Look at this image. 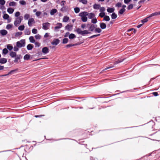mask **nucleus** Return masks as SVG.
<instances>
[{
    "label": "nucleus",
    "mask_w": 160,
    "mask_h": 160,
    "mask_svg": "<svg viewBox=\"0 0 160 160\" xmlns=\"http://www.w3.org/2000/svg\"><path fill=\"white\" fill-rule=\"evenodd\" d=\"M88 13L86 12H83L80 13L79 16L81 17V20L83 22H86L87 21L88 18L87 16L88 15Z\"/></svg>",
    "instance_id": "nucleus-1"
},
{
    "label": "nucleus",
    "mask_w": 160,
    "mask_h": 160,
    "mask_svg": "<svg viewBox=\"0 0 160 160\" xmlns=\"http://www.w3.org/2000/svg\"><path fill=\"white\" fill-rule=\"evenodd\" d=\"M76 31L78 34H81L83 36L90 34L91 33L90 32H89L88 30H86L82 31L80 28H78L76 29Z\"/></svg>",
    "instance_id": "nucleus-2"
},
{
    "label": "nucleus",
    "mask_w": 160,
    "mask_h": 160,
    "mask_svg": "<svg viewBox=\"0 0 160 160\" xmlns=\"http://www.w3.org/2000/svg\"><path fill=\"white\" fill-rule=\"evenodd\" d=\"M160 14V12H155V13H152L151 14H150L149 17H147L146 18L144 19L143 20H142L141 21L143 23L146 22L148 21V18H149L150 17H152L154 16L158 15Z\"/></svg>",
    "instance_id": "nucleus-3"
},
{
    "label": "nucleus",
    "mask_w": 160,
    "mask_h": 160,
    "mask_svg": "<svg viewBox=\"0 0 160 160\" xmlns=\"http://www.w3.org/2000/svg\"><path fill=\"white\" fill-rule=\"evenodd\" d=\"M22 20V18L21 17L17 18L14 22V25L16 26H18L20 24Z\"/></svg>",
    "instance_id": "nucleus-4"
},
{
    "label": "nucleus",
    "mask_w": 160,
    "mask_h": 160,
    "mask_svg": "<svg viewBox=\"0 0 160 160\" xmlns=\"http://www.w3.org/2000/svg\"><path fill=\"white\" fill-rule=\"evenodd\" d=\"M25 41L24 40H21L20 41L17 42V46L18 48H21L25 45Z\"/></svg>",
    "instance_id": "nucleus-5"
},
{
    "label": "nucleus",
    "mask_w": 160,
    "mask_h": 160,
    "mask_svg": "<svg viewBox=\"0 0 160 160\" xmlns=\"http://www.w3.org/2000/svg\"><path fill=\"white\" fill-rule=\"evenodd\" d=\"M50 23L48 22H46L42 24V28L45 30H47L50 26Z\"/></svg>",
    "instance_id": "nucleus-6"
},
{
    "label": "nucleus",
    "mask_w": 160,
    "mask_h": 160,
    "mask_svg": "<svg viewBox=\"0 0 160 160\" xmlns=\"http://www.w3.org/2000/svg\"><path fill=\"white\" fill-rule=\"evenodd\" d=\"M35 23V21L33 18H31L29 19L28 21V25L29 26H32Z\"/></svg>",
    "instance_id": "nucleus-7"
},
{
    "label": "nucleus",
    "mask_w": 160,
    "mask_h": 160,
    "mask_svg": "<svg viewBox=\"0 0 160 160\" xmlns=\"http://www.w3.org/2000/svg\"><path fill=\"white\" fill-rule=\"evenodd\" d=\"M73 25L67 24L65 27V29L69 31H71L72 29Z\"/></svg>",
    "instance_id": "nucleus-8"
},
{
    "label": "nucleus",
    "mask_w": 160,
    "mask_h": 160,
    "mask_svg": "<svg viewBox=\"0 0 160 160\" xmlns=\"http://www.w3.org/2000/svg\"><path fill=\"white\" fill-rule=\"evenodd\" d=\"M60 40L58 39H54L51 42L52 44L54 45H57L59 43Z\"/></svg>",
    "instance_id": "nucleus-9"
},
{
    "label": "nucleus",
    "mask_w": 160,
    "mask_h": 160,
    "mask_svg": "<svg viewBox=\"0 0 160 160\" xmlns=\"http://www.w3.org/2000/svg\"><path fill=\"white\" fill-rule=\"evenodd\" d=\"M42 51L44 54H46L49 52V49L47 47H44L42 48Z\"/></svg>",
    "instance_id": "nucleus-10"
},
{
    "label": "nucleus",
    "mask_w": 160,
    "mask_h": 160,
    "mask_svg": "<svg viewBox=\"0 0 160 160\" xmlns=\"http://www.w3.org/2000/svg\"><path fill=\"white\" fill-rule=\"evenodd\" d=\"M9 17V16L8 14L5 13L3 15V18L4 19H7L8 20V22H10V20H9L8 19Z\"/></svg>",
    "instance_id": "nucleus-11"
},
{
    "label": "nucleus",
    "mask_w": 160,
    "mask_h": 160,
    "mask_svg": "<svg viewBox=\"0 0 160 160\" xmlns=\"http://www.w3.org/2000/svg\"><path fill=\"white\" fill-rule=\"evenodd\" d=\"M69 18L67 16H64L62 19V22H67L69 19Z\"/></svg>",
    "instance_id": "nucleus-12"
},
{
    "label": "nucleus",
    "mask_w": 160,
    "mask_h": 160,
    "mask_svg": "<svg viewBox=\"0 0 160 160\" xmlns=\"http://www.w3.org/2000/svg\"><path fill=\"white\" fill-rule=\"evenodd\" d=\"M100 28L102 29H104L106 27V24L103 22H100Z\"/></svg>",
    "instance_id": "nucleus-13"
},
{
    "label": "nucleus",
    "mask_w": 160,
    "mask_h": 160,
    "mask_svg": "<svg viewBox=\"0 0 160 160\" xmlns=\"http://www.w3.org/2000/svg\"><path fill=\"white\" fill-rule=\"evenodd\" d=\"M7 62V60L5 58H1L0 59V63L1 64H5Z\"/></svg>",
    "instance_id": "nucleus-14"
},
{
    "label": "nucleus",
    "mask_w": 160,
    "mask_h": 160,
    "mask_svg": "<svg viewBox=\"0 0 160 160\" xmlns=\"http://www.w3.org/2000/svg\"><path fill=\"white\" fill-rule=\"evenodd\" d=\"M7 11L9 13L12 14L14 11V9L11 8H9L7 9Z\"/></svg>",
    "instance_id": "nucleus-15"
},
{
    "label": "nucleus",
    "mask_w": 160,
    "mask_h": 160,
    "mask_svg": "<svg viewBox=\"0 0 160 160\" xmlns=\"http://www.w3.org/2000/svg\"><path fill=\"white\" fill-rule=\"evenodd\" d=\"M95 28V27L94 25L91 24L90 25V26L89 27V30L90 31L92 32L93 31Z\"/></svg>",
    "instance_id": "nucleus-16"
},
{
    "label": "nucleus",
    "mask_w": 160,
    "mask_h": 160,
    "mask_svg": "<svg viewBox=\"0 0 160 160\" xmlns=\"http://www.w3.org/2000/svg\"><path fill=\"white\" fill-rule=\"evenodd\" d=\"M0 33L3 36L6 35L8 32L6 30L3 29L0 30Z\"/></svg>",
    "instance_id": "nucleus-17"
},
{
    "label": "nucleus",
    "mask_w": 160,
    "mask_h": 160,
    "mask_svg": "<svg viewBox=\"0 0 160 160\" xmlns=\"http://www.w3.org/2000/svg\"><path fill=\"white\" fill-rule=\"evenodd\" d=\"M115 10L114 8H108L107 9V11L109 13L113 12Z\"/></svg>",
    "instance_id": "nucleus-18"
},
{
    "label": "nucleus",
    "mask_w": 160,
    "mask_h": 160,
    "mask_svg": "<svg viewBox=\"0 0 160 160\" xmlns=\"http://www.w3.org/2000/svg\"><path fill=\"white\" fill-rule=\"evenodd\" d=\"M100 5L97 4H95L93 5V8L95 9H98L100 7Z\"/></svg>",
    "instance_id": "nucleus-19"
},
{
    "label": "nucleus",
    "mask_w": 160,
    "mask_h": 160,
    "mask_svg": "<svg viewBox=\"0 0 160 160\" xmlns=\"http://www.w3.org/2000/svg\"><path fill=\"white\" fill-rule=\"evenodd\" d=\"M62 26V24L60 23H58L57 24V26L55 27V29L61 28Z\"/></svg>",
    "instance_id": "nucleus-20"
},
{
    "label": "nucleus",
    "mask_w": 160,
    "mask_h": 160,
    "mask_svg": "<svg viewBox=\"0 0 160 160\" xmlns=\"http://www.w3.org/2000/svg\"><path fill=\"white\" fill-rule=\"evenodd\" d=\"M30 17V15L29 13H26L24 16V19L25 20H27Z\"/></svg>",
    "instance_id": "nucleus-21"
},
{
    "label": "nucleus",
    "mask_w": 160,
    "mask_h": 160,
    "mask_svg": "<svg viewBox=\"0 0 160 160\" xmlns=\"http://www.w3.org/2000/svg\"><path fill=\"white\" fill-rule=\"evenodd\" d=\"M76 37V36L75 34L73 33H71L69 35V38L70 39H73Z\"/></svg>",
    "instance_id": "nucleus-22"
},
{
    "label": "nucleus",
    "mask_w": 160,
    "mask_h": 160,
    "mask_svg": "<svg viewBox=\"0 0 160 160\" xmlns=\"http://www.w3.org/2000/svg\"><path fill=\"white\" fill-rule=\"evenodd\" d=\"M29 40L30 42L31 43H34L35 42V40L33 36H30L29 38Z\"/></svg>",
    "instance_id": "nucleus-23"
},
{
    "label": "nucleus",
    "mask_w": 160,
    "mask_h": 160,
    "mask_svg": "<svg viewBox=\"0 0 160 160\" xmlns=\"http://www.w3.org/2000/svg\"><path fill=\"white\" fill-rule=\"evenodd\" d=\"M30 55L27 54L24 56L23 58L24 60H28L30 59Z\"/></svg>",
    "instance_id": "nucleus-24"
},
{
    "label": "nucleus",
    "mask_w": 160,
    "mask_h": 160,
    "mask_svg": "<svg viewBox=\"0 0 160 160\" xmlns=\"http://www.w3.org/2000/svg\"><path fill=\"white\" fill-rule=\"evenodd\" d=\"M95 17V14L93 13H90L89 14L88 17L89 18L91 19L94 18Z\"/></svg>",
    "instance_id": "nucleus-25"
},
{
    "label": "nucleus",
    "mask_w": 160,
    "mask_h": 160,
    "mask_svg": "<svg viewBox=\"0 0 160 160\" xmlns=\"http://www.w3.org/2000/svg\"><path fill=\"white\" fill-rule=\"evenodd\" d=\"M110 20V18L108 16L106 15L103 18V20L106 21H109Z\"/></svg>",
    "instance_id": "nucleus-26"
},
{
    "label": "nucleus",
    "mask_w": 160,
    "mask_h": 160,
    "mask_svg": "<svg viewBox=\"0 0 160 160\" xmlns=\"http://www.w3.org/2000/svg\"><path fill=\"white\" fill-rule=\"evenodd\" d=\"M57 12V10L56 9H52L50 11V14L52 15H54Z\"/></svg>",
    "instance_id": "nucleus-27"
},
{
    "label": "nucleus",
    "mask_w": 160,
    "mask_h": 160,
    "mask_svg": "<svg viewBox=\"0 0 160 160\" xmlns=\"http://www.w3.org/2000/svg\"><path fill=\"white\" fill-rule=\"evenodd\" d=\"M111 16L112 19H115L117 17V15L115 12H113Z\"/></svg>",
    "instance_id": "nucleus-28"
},
{
    "label": "nucleus",
    "mask_w": 160,
    "mask_h": 160,
    "mask_svg": "<svg viewBox=\"0 0 160 160\" xmlns=\"http://www.w3.org/2000/svg\"><path fill=\"white\" fill-rule=\"evenodd\" d=\"M10 55L12 58L15 57L16 55V53L14 52H11L10 53Z\"/></svg>",
    "instance_id": "nucleus-29"
},
{
    "label": "nucleus",
    "mask_w": 160,
    "mask_h": 160,
    "mask_svg": "<svg viewBox=\"0 0 160 160\" xmlns=\"http://www.w3.org/2000/svg\"><path fill=\"white\" fill-rule=\"evenodd\" d=\"M68 38H64L62 41V43L63 44H66L68 43Z\"/></svg>",
    "instance_id": "nucleus-30"
},
{
    "label": "nucleus",
    "mask_w": 160,
    "mask_h": 160,
    "mask_svg": "<svg viewBox=\"0 0 160 160\" xmlns=\"http://www.w3.org/2000/svg\"><path fill=\"white\" fill-rule=\"evenodd\" d=\"M95 32H97L99 33L101 32L102 30L100 28H96L95 29Z\"/></svg>",
    "instance_id": "nucleus-31"
},
{
    "label": "nucleus",
    "mask_w": 160,
    "mask_h": 160,
    "mask_svg": "<svg viewBox=\"0 0 160 160\" xmlns=\"http://www.w3.org/2000/svg\"><path fill=\"white\" fill-rule=\"evenodd\" d=\"M16 5V3L14 2H11L9 3L10 6H15Z\"/></svg>",
    "instance_id": "nucleus-32"
},
{
    "label": "nucleus",
    "mask_w": 160,
    "mask_h": 160,
    "mask_svg": "<svg viewBox=\"0 0 160 160\" xmlns=\"http://www.w3.org/2000/svg\"><path fill=\"white\" fill-rule=\"evenodd\" d=\"M32 48V45L31 44H29L27 46V48L28 50H31Z\"/></svg>",
    "instance_id": "nucleus-33"
},
{
    "label": "nucleus",
    "mask_w": 160,
    "mask_h": 160,
    "mask_svg": "<svg viewBox=\"0 0 160 160\" xmlns=\"http://www.w3.org/2000/svg\"><path fill=\"white\" fill-rule=\"evenodd\" d=\"M25 28L24 25H22L19 26L18 28V29L20 31H22Z\"/></svg>",
    "instance_id": "nucleus-34"
},
{
    "label": "nucleus",
    "mask_w": 160,
    "mask_h": 160,
    "mask_svg": "<svg viewBox=\"0 0 160 160\" xmlns=\"http://www.w3.org/2000/svg\"><path fill=\"white\" fill-rule=\"evenodd\" d=\"M8 52V51L6 48H4V49H3V50H2V53L3 54L5 55V54H7Z\"/></svg>",
    "instance_id": "nucleus-35"
},
{
    "label": "nucleus",
    "mask_w": 160,
    "mask_h": 160,
    "mask_svg": "<svg viewBox=\"0 0 160 160\" xmlns=\"http://www.w3.org/2000/svg\"><path fill=\"white\" fill-rule=\"evenodd\" d=\"M75 12L76 13H78L80 12V9L79 8L77 7L74 8Z\"/></svg>",
    "instance_id": "nucleus-36"
},
{
    "label": "nucleus",
    "mask_w": 160,
    "mask_h": 160,
    "mask_svg": "<svg viewBox=\"0 0 160 160\" xmlns=\"http://www.w3.org/2000/svg\"><path fill=\"white\" fill-rule=\"evenodd\" d=\"M91 22L92 23L95 24L97 22V19L96 18H94L92 19L91 20Z\"/></svg>",
    "instance_id": "nucleus-37"
},
{
    "label": "nucleus",
    "mask_w": 160,
    "mask_h": 160,
    "mask_svg": "<svg viewBox=\"0 0 160 160\" xmlns=\"http://www.w3.org/2000/svg\"><path fill=\"white\" fill-rule=\"evenodd\" d=\"M125 8H122L119 11V13L122 14L125 11Z\"/></svg>",
    "instance_id": "nucleus-38"
},
{
    "label": "nucleus",
    "mask_w": 160,
    "mask_h": 160,
    "mask_svg": "<svg viewBox=\"0 0 160 160\" xmlns=\"http://www.w3.org/2000/svg\"><path fill=\"white\" fill-rule=\"evenodd\" d=\"M12 24H8L6 26V29H9L12 28Z\"/></svg>",
    "instance_id": "nucleus-39"
},
{
    "label": "nucleus",
    "mask_w": 160,
    "mask_h": 160,
    "mask_svg": "<svg viewBox=\"0 0 160 160\" xmlns=\"http://www.w3.org/2000/svg\"><path fill=\"white\" fill-rule=\"evenodd\" d=\"M19 3L22 5H25L26 3L24 0H21L19 1Z\"/></svg>",
    "instance_id": "nucleus-40"
},
{
    "label": "nucleus",
    "mask_w": 160,
    "mask_h": 160,
    "mask_svg": "<svg viewBox=\"0 0 160 160\" xmlns=\"http://www.w3.org/2000/svg\"><path fill=\"white\" fill-rule=\"evenodd\" d=\"M99 16L101 18L103 17H104L105 16V13L104 12H101L99 13Z\"/></svg>",
    "instance_id": "nucleus-41"
},
{
    "label": "nucleus",
    "mask_w": 160,
    "mask_h": 160,
    "mask_svg": "<svg viewBox=\"0 0 160 160\" xmlns=\"http://www.w3.org/2000/svg\"><path fill=\"white\" fill-rule=\"evenodd\" d=\"M20 15V13L19 12H15V16L16 17H18Z\"/></svg>",
    "instance_id": "nucleus-42"
},
{
    "label": "nucleus",
    "mask_w": 160,
    "mask_h": 160,
    "mask_svg": "<svg viewBox=\"0 0 160 160\" xmlns=\"http://www.w3.org/2000/svg\"><path fill=\"white\" fill-rule=\"evenodd\" d=\"M7 48L9 50H12L13 48V47L11 45H8L7 46Z\"/></svg>",
    "instance_id": "nucleus-43"
},
{
    "label": "nucleus",
    "mask_w": 160,
    "mask_h": 160,
    "mask_svg": "<svg viewBox=\"0 0 160 160\" xmlns=\"http://www.w3.org/2000/svg\"><path fill=\"white\" fill-rule=\"evenodd\" d=\"M18 70V69H15V70H12L11 71H10V72H9L8 73V75H9V74H12V73L16 72V71H17Z\"/></svg>",
    "instance_id": "nucleus-44"
},
{
    "label": "nucleus",
    "mask_w": 160,
    "mask_h": 160,
    "mask_svg": "<svg viewBox=\"0 0 160 160\" xmlns=\"http://www.w3.org/2000/svg\"><path fill=\"white\" fill-rule=\"evenodd\" d=\"M99 10L100 12H103L105 11V8L104 7H100L99 8Z\"/></svg>",
    "instance_id": "nucleus-45"
},
{
    "label": "nucleus",
    "mask_w": 160,
    "mask_h": 160,
    "mask_svg": "<svg viewBox=\"0 0 160 160\" xmlns=\"http://www.w3.org/2000/svg\"><path fill=\"white\" fill-rule=\"evenodd\" d=\"M115 6L118 8L122 6V4L120 2H118L116 4Z\"/></svg>",
    "instance_id": "nucleus-46"
},
{
    "label": "nucleus",
    "mask_w": 160,
    "mask_h": 160,
    "mask_svg": "<svg viewBox=\"0 0 160 160\" xmlns=\"http://www.w3.org/2000/svg\"><path fill=\"white\" fill-rule=\"evenodd\" d=\"M35 38L36 39H40L41 38V36L38 34L35 36Z\"/></svg>",
    "instance_id": "nucleus-47"
},
{
    "label": "nucleus",
    "mask_w": 160,
    "mask_h": 160,
    "mask_svg": "<svg viewBox=\"0 0 160 160\" xmlns=\"http://www.w3.org/2000/svg\"><path fill=\"white\" fill-rule=\"evenodd\" d=\"M32 32L34 34H36L38 32V31L36 29L34 28L32 29Z\"/></svg>",
    "instance_id": "nucleus-48"
},
{
    "label": "nucleus",
    "mask_w": 160,
    "mask_h": 160,
    "mask_svg": "<svg viewBox=\"0 0 160 160\" xmlns=\"http://www.w3.org/2000/svg\"><path fill=\"white\" fill-rule=\"evenodd\" d=\"M80 2L84 4H86L87 3V0H80Z\"/></svg>",
    "instance_id": "nucleus-49"
},
{
    "label": "nucleus",
    "mask_w": 160,
    "mask_h": 160,
    "mask_svg": "<svg viewBox=\"0 0 160 160\" xmlns=\"http://www.w3.org/2000/svg\"><path fill=\"white\" fill-rule=\"evenodd\" d=\"M5 3V1L4 0H0V4L1 5H3Z\"/></svg>",
    "instance_id": "nucleus-50"
},
{
    "label": "nucleus",
    "mask_w": 160,
    "mask_h": 160,
    "mask_svg": "<svg viewBox=\"0 0 160 160\" xmlns=\"http://www.w3.org/2000/svg\"><path fill=\"white\" fill-rule=\"evenodd\" d=\"M41 14V12L38 11L36 12L35 14L37 16L39 17L40 15Z\"/></svg>",
    "instance_id": "nucleus-51"
},
{
    "label": "nucleus",
    "mask_w": 160,
    "mask_h": 160,
    "mask_svg": "<svg viewBox=\"0 0 160 160\" xmlns=\"http://www.w3.org/2000/svg\"><path fill=\"white\" fill-rule=\"evenodd\" d=\"M22 34V32H17L15 34V36L16 37H18L20 35H21Z\"/></svg>",
    "instance_id": "nucleus-52"
},
{
    "label": "nucleus",
    "mask_w": 160,
    "mask_h": 160,
    "mask_svg": "<svg viewBox=\"0 0 160 160\" xmlns=\"http://www.w3.org/2000/svg\"><path fill=\"white\" fill-rule=\"evenodd\" d=\"M35 43V45L36 46V47H39L40 46V44L38 42H36Z\"/></svg>",
    "instance_id": "nucleus-53"
},
{
    "label": "nucleus",
    "mask_w": 160,
    "mask_h": 160,
    "mask_svg": "<svg viewBox=\"0 0 160 160\" xmlns=\"http://www.w3.org/2000/svg\"><path fill=\"white\" fill-rule=\"evenodd\" d=\"M133 5L132 4H131L128 6V9H131L133 8Z\"/></svg>",
    "instance_id": "nucleus-54"
},
{
    "label": "nucleus",
    "mask_w": 160,
    "mask_h": 160,
    "mask_svg": "<svg viewBox=\"0 0 160 160\" xmlns=\"http://www.w3.org/2000/svg\"><path fill=\"white\" fill-rule=\"evenodd\" d=\"M69 34H70L69 33V32H67L65 33V34L64 35V37H68V36L69 37Z\"/></svg>",
    "instance_id": "nucleus-55"
},
{
    "label": "nucleus",
    "mask_w": 160,
    "mask_h": 160,
    "mask_svg": "<svg viewBox=\"0 0 160 160\" xmlns=\"http://www.w3.org/2000/svg\"><path fill=\"white\" fill-rule=\"evenodd\" d=\"M131 31H133V32H134V33L135 32H136V30L135 29H133V28H131L129 30H128V32H130Z\"/></svg>",
    "instance_id": "nucleus-56"
},
{
    "label": "nucleus",
    "mask_w": 160,
    "mask_h": 160,
    "mask_svg": "<svg viewBox=\"0 0 160 160\" xmlns=\"http://www.w3.org/2000/svg\"><path fill=\"white\" fill-rule=\"evenodd\" d=\"M100 35V34H97V35H92L91 36L90 38H94V37H96L97 36H99Z\"/></svg>",
    "instance_id": "nucleus-57"
},
{
    "label": "nucleus",
    "mask_w": 160,
    "mask_h": 160,
    "mask_svg": "<svg viewBox=\"0 0 160 160\" xmlns=\"http://www.w3.org/2000/svg\"><path fill=\"white\" fill-rule=\"evenodd\" d=\"M74 45H72L71 44H68V45H67L66 46V47L67 48H69V47H71L72 46H74Z\"/></svg>",
    "instance_id": "nucleus-58"
},
{
    "label": "nucleus",
    "mask_w": 160,
    "mask_h": 160,
    "mask_svg": "<svg viewBox=\"0 0 160 160\" xmlns=\"http://www.w3.org/2000/svg\"><path fill=\"white\" fill-rule=\"evenodd\" d=\"M131 0H124V2L126 4L128 3Z\"/></svg>",
    "instance_id": "nucleus-59"
},
{
    "label": "nucleus",
    "mask_w": 160,
    "mask_h": 160,
    "mask_svg": "<svg viewBox=\"0 0 160 160\" xmlns=\"http://www.w3.org/2000/svg\"><path fill=\"white\" fill-rule=\"evenodd\" d=\"M86 26V24H82L81 25V28L82 29H84Z\"/></svg>",
    "instance_id": "nucleus-60"
},
{
    "label": "nucleus",
    "mask_w": 160,
    "mask_h": 160,
    "mask_svg": "<svg viewBox=\"0 0 160 160\" xmlns=\"http://www.w3.org/2000/svg\"><path fill=\"white\" fill-rule=\"evenodd\" d=\"M49 36V33H46L44 36L45 38H47Z\"/></svg>",
    "instance_id": "nucleus-61"
},
{
    "label": "nucleus",
    "mask_w": 160,
    "mask_h": 160,
    "mask_svg": "<svg viewBox=\"0 0 160 160\" xmlns=\"http://www.w3.org/2000/svg\"><path fill=\"white\" fill-rule=\"evenodd\" d=\"M65 2V1H62L61 3V5L64 6L65 5V4H64Z\"/></svg>",
    "instance_id": "nucleus-62"
},
{
    "label": "nucleus",
    "mask_w": 160,
    "mask_h": 160,
    "mask_svg": "<svg viewBox=\"0 0 160 160\" xmlns=\"http://www.w3.org/2000/svg\"><path fill=\"white\" fill-rule=\"evenodd\" d=\"M4 68V67L3 66H0V70H2Z\"/></svg>",
    "instance_id": "nucleus-63"
},
{
    "label": "nucleus",
    "mask_w": 160,
    "mask_h": 160,
    "mask_svg": "<svg viewBox=\"0 0 160 160\" xmlns=\"http://www.w3.org/2000/svg\"><path fill=\"white\" fill-rule=\"evenodd\" d=\"M152 93L155 96L158 95V94L157 92H154Z\"/></svg>",
    "instance_id": "nucleus-64"
}]
</instances>
